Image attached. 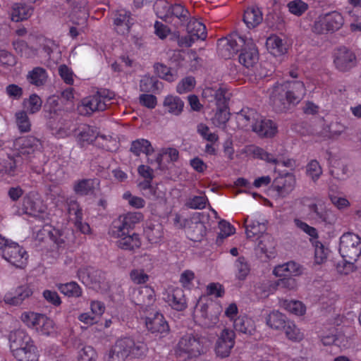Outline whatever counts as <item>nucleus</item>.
<instances>
[{
  "label": "nucleus",
  "mask_w": 361,
  "mask_h": 361,
  "mask_svg": "<svg viewBox=\"0 0 361 361\" xmlns=\"http://www.w3.org/2000/svg\"><path fill=\"white\" fill-rule=\"evenodd\" d=\"M13 356L18 361H38L39 353L30 336L23 329L11 331L8 337Z\"/></svg>",
  "instance_id": "7ed1b4c3"
},
{
  "label": "nucleus",
  "mask_w": 361,
  "mask_h": 361,
  "mask_svg": "<svg viewBox=\"0 0 361 361\" xmlns=\"http://www.w3.org/2000/svg\"><path fill=\"white\" fill-rule=\"evenodd\" d=\"M252 130L261 137H271L276 133V126L271 120L259 118L253 124Z\"/></svg>",
  "instance_id": "4be33fe9"
},
{
  "label": "nucleus",
  "mask_w": 361,
  "mask_h": 361,
  "mask_svg": "<svg viewBox=\"0 0 361 361\" xmlns=\"http://www.w3.org/2000/svg\"><path fill=\"white\" fill-rule=\"evenodd\" d=\"M48 78L47 71L42 67H35L27 75V81L37 87L44 85Z\"/></svg>",
  "instance_id": "c85d7f7f"
},
{
  "label": "nucleus",
  "mask_w": 361,
  "mask_h": 361,
  "mask_svg": "<svg viewBox=\"0 0 361 361\" xmlns=\"http://www.w3.org/2000/svg\"><path fill=\"white\" fill-rule=\"evenodd\" d=\"M306 94L302 82L294 80L274 85L269 95L270 104L277 113L292 110Z\"/></svg>",
  "instance_id": "f257e3e1"
},
{
  "label": "nucleus",
  "mask_w": 361,
  "mask_h": 361,
  "mask_svg": "<svg viewBox=\"0 0 361 361\" xmlns=\"http://www.w3.org/2000/svg\"><path fill=\"white\" fill-rule=\"evenodd\" d=\"M235 337L234 331L227 328L224 329L215 343L216 355L221 358L228 357L235 345Z\"/></svg>",
  "instance_id": "f8f14e48"
},
{
  "label": "nucleus",
  "mask_w": 361,
  "mask_h": 361,
  "mask_svg": "<svg viewBox=\"0 0 361 361\" xmlns=\"http://www.w3.org/2000/svg\"><path fill=\"white\" fill-rule=\"evenodd\" d=\"M154 68L157 75L160 78L169 82L174 81L176 78V75L171 73V68L166 65L157 63L154 65Z\"/></svg>",
  "instance_id": "09e8293b"
},
{
  "label": "nucleus",
  "mask_w": 361,
  "mask_h": 361,
  "mask_svg": "<svg viewBox=\"0 0 361 361\" xmlns=\"http://www.w3.org/2000/svg\"><path fill=\"white\" fill-rule=\"evenodd\" d=\"M13 46L15 50L20 54L21 56L29 58L34 54V51L28 47L27 44L24 40L17 39L13 41Z\"/></svg>",
  "instance_id": "6e6d98bb"
},
{
  "label": "nucleus",
  "mask_w": 361,
  "mask_h": 361,
  "mask_svg": "<svg viewBox=\"0 0 361 361\" xmlns=\"http://www.w3.org/2000/svg\"><path fill=\"white\" fill-rule=\"evenodd\" d=\"M94 180L82 179L76 182L73 190L78 195L85 196L94 192Z\"/></svg>",
  "instance_id": "ea45409f"
},
{
  "label": "nucleus",
  "mask_w": 361,
  "mask_h": 361,
  "mask_svg": "<svg viewBox=\"0 0 361 361\" xmlns=\"http://www.w3.org/2000/svg\"><path fill=\"white\" fill-rule=\"evenodd\" d=\"M187 31L195 40L207 37L205 25L196 19H191L187 24Z\"/></svg>",
  "instance_id": "7c9ffc66"
},
{
  "label": "nucleus",
  "mask_w": 361,
  "mask_h": 361,
  "mask_svg": "<svg viewBox=\"0 0 361 361\" xmlns=\"http://www.w3.org/2000/svg\"><path fill=\"white\" fill-rule=\"evenodd\" d=\"M130 151L135 156H139L141 153L149 155L154 152V149L147 140L138 139L132 142Z\"/></svg>",
  "instance_id": "4c0bfd02"
},
{
  "label": "nucleus",
  "mask_w": 361,
  "mask_h": 361,
  "mask_svg": "<svg viewBox=\"0 0 361 361\" xmlns=\"http://www.w3.org/2000/svg\"><path fill=\"white\" fill-rule=\"evenodd\" d=\"M295 178L292 173H287L274 180L271 188L276 192V195L281 197L288 195L294 189Z\"/></svg>",
  "instance_id": "f3484780"
},
{
  "label": "nucleus",
  "mask_w": 361,
  "mask_h": 361,
  "mask_svg": "<svg viewBox=\"0 0 361 361\" xmlns=\"http://www.w3.org/2000/svg\"><path fill=\"white\" fill-rule=\"evenodd\" d=\"M33 13V8L20 3H16L11 7V19L19 22L27 19Z\"/></svg>",
  "instance_id": "bb28decb"
},
{
  "label": "nucleus",
  "mask_w": 361,
  "mask_h": 361,
  "mask_svg": "<svg viewBox=\"0 0 361 361\" xmlns=\"http://www.w3.org/2000/svg\"><path fill=\"white\" fill-rule=\"evenodd\" d=\"M195 85V80L193 77L183 78L177 85L176 90L178 93L183 94L190 91Z\"/></svg>",
  "instance_id": "e2e57ef3"
},
{
  "label": "nucleus",
  "mask_w": 361,
  "mask_h": 361,
  "mask_svg": "<svg viewBox=\"0 0 361 361\" xmlns=\"http://www.w3.org/2000/svg\"><path fill=\"white\" fill-rule=\"evenodd\" d=\"M226 90L219 87L216 89L213 102H215L217 108H226L228 106V98L226 96Z\"/></svg>",
  "instance_id": "680f3d73"
},
{
  "label": "nucleus",
  "mask_w": 361,
  "mask_h": 361,
  "mask_svg": "<svg viewBox=\"0 0 361 361\" xmlns=\"http://www.w3.org/2000/svg\"><path fill=\"white\" fill-rule=\"evenodd\" d=\"M245 43L243 47L240 49V54L238 56L239 62L249 68L253 67L259 60L257 49L250 38H245Z\"/></svg>",
  "instance_id": "2eb2a0df"
},
{
  "label": "nucleus",
  "mask_w": 361,
  "mask_h": 361,
  "mask_svg": "<svg viewBox=\"0 0 361 361\" xmlns=\"http://www.w3.org/2000/svg\"><path fill=\"white\" fill-rule=\"evenodd\" d=\"M97 353L90 345L83 346L78 353V361H96Z\"/></svg>",
  "instance_id": "8fccbe9b"
},
{
  "label": "nucleus",
  "mask_w": 361,
  "mask_h": 361,
  "mask_svg": "<svg viewBox=\"0 0 361 361\" xmlns=\"http://www.w3.org/2000/svg\"><path fill=\"white\" fill-rule=\"evenodd\" d=\"M137 317L145 324L146 329L152 334H164L169 331V326L164 316L155 307L138 310Z\"/></svg>",
  "instance_id": "20e7f679"
},
{
  "label": "nucleus",
  "mask_w": 361,
  "mask_h": 361,
  "mask_svg": "<svg viewBox=\"0 0 361 361\" xmlns=\"http://www.w3.org/2000/svg\"><path fill=\"white\" fill-rule=\"evenodd\" d=\"M22 210L26 214L37 216L45 212L46 207L38 194L30 191L23 197Z\"/></svg>",
  "instance_id": "4468645a"
},
{
  "label": "nucleus",
  "mask_w": 361,
  "mask_h": 361,
  "mask_svg": "<svg viewBox=\"0 0 361 361\" xmlns=\"http://www.w3.org/2000/svg\"><path fill=\"white\" fill-rule=\"evenodd\" d=\"M75 136L78 145L83 148L98 139V133L94 127L82 124L75 129Z\"/></svg>",
  "instance_id": "a211bd4d"
},
{
  "label": "nucleus",
  "mask_w": 361,
  "mask_h": 361,
  "mask_svg": "<svg viewBox=\"0 0 361 361\" xmlns=\"http://www.w3.org/2000/svg\"><path fill=\"white\" fill-rule=\"evenodd\" d=\"M24 104L30 114H35L40 110L42 102L38 95L32 94Z\"/></svg>",
  "instance_id": "5fc2aeb1"
},
{
  "label": "nucleus",
  "mask_w": 361,
  "mask_h": 361,
  "mask_svg": "<svg viewBox=\"0 0 361 361\" xmlns=\"http://www.w3.org/2000/svg\"><path fill=\"white\" fill-rule=\"evenodd\" d=\"M15 116L18 130L21 133L29 132L31 129V123L27 113L24 111H18Z\"/></svg>",
  "instance_id": "49530a36"
},
{
  "label": "nucleus",
  "mask_w": 361,
  "mask_h": 361,
  "mask_svg": "<svg viewBox=\"0 0 361 361\" xmlns=\"http://www.w3.org/2000/svg\"><path fill=\"white\" fill-rule=\"evenodd\" d=\"M120 216L129 230L133 229L134 226L139 223L143 217L140 212H129L126 215Z\"/></svg>",
  "instance_id": "4d7b16f0"
},
{
  "label": "nucleus",
  "mask_w": 361,
  "mask_h": 361,
  "mask_svg": "<svg viewBox=\"0 0 361 361\" xmlns=\"http://www.w3.org/2000/svg\"><path fill=\"white\" fill-rule=\"evenodd\" d=\"M170 13L171 18L174 16L182 23L186 22L190 17L189 11L180 4H174L171 6Z\"/></svg>",
  "instance_id": "864d4df0"
},
{
  "label": "nucleus",
  "mask_w": 361,
  "mask_h": 361,
  "mask_svg": "<svg viewBox=\"0 0 361 361\" xmlns=\"http://www.w3.org/2000/svg\"><path fill=\"white\" fill-rule=\"evenodd\" d=\"M266 47L268 51L274 56H283L288 50L283 39L275 35H271L267 39Z\"/></svg>",
  "instance_id": "393cba45"
},
{
  "label": "nucleus",
  "mask_w": 361,
  "mask_h": 361,
  "mask_svg": "<svg viewBox=\"0 0 361 361\" xmlns=\"http://www.w3.org/2000/svg\"><path fill=\"white\" fill-rule=\"evenodd\" d=\"M309 210L314 213L318 219L326 224H332L335 222V216L331 211L325 209L322 204H311L309 205Z\"/></svg>",
  "instance_id": "72a5a7b5"
},
{
  "label": "nucleus",
  "mask_w": 361,
  "mask_h": 361,
  "mask_svg": "<svg viewBox=\"0 0 361 361\" xmlns=\"http://www.w3.org/2000/svg\"><path fill=\"white\" fill-rule=\"evenodd\" d=\"M21 319L26 326L35 329L39 334L54 336L56 333L54 322L44 314L33 312H24Z\"/></svg>",
  "instance_id": "39448f33"
},
{
  "label": "nucleus",
  "mask_w": 361,
  "mask_h": 361,
  "mask_svg": "<svg viewBox=\"0 0 361 361\" xmlns=\"http://www.w3.org/2000/svg\"><path fill=\"white\" fill-rule=\"evenodd\" d=\"M167 302L169 305L174 310L178 311L183 310L186 307V300L181 289L173 290L168 295Z\"/></svg>",
  "instance_id": "473e14b6"
},
{
  "label": "nucleus",
  "mask_w": 361,
  "mask_h": 361,
  "mask_svg": "<svg viewBox=\"0 0 361 361\" xmlns=\"http://www.w3.org/2000/svg\"><path fill=\"white\" fill-rule=\"evenodd\" d=\"M287 7L290 13L297 16H302L308 9L307 4L302 0L290 1L287 4Z\"/></svg>",
  "instance_id": "603ef678"
},
{
  "label": "nucleus",
  "mask_w": 361,
  "mask_h": 361,
  "mask_svg": "<svg viewBox=\"0 0 361 361\" xmlns=\"http://www.w3.org/2000/svg\"><path fill=\"white\" fill-rule=\"evenodd\" d=\"M58 104V99L55 97H49L44 105L43 114H46L47 116H51V114L57 113L59 111Z\"/></svg>",
  "instance_id": "69168bd1"
},
{
  "label": "nucleus",
  "mask_w": 361,
  "mask_h": 361,
  "mask_svg": "<svg viewBox=\"0 0 361 361\" xmlns=\"http://www.w3.org/2000/svg\"><path fill=\"white\" fill-rule=\"evenodd\" d=\"M188 238L195 242L202 240L206 234V227L202 221H190L186 229Z\"/></svg>",
  "instance_id": "c756f323"
},
{
  "label": "nucleus",
  "mask_w": 361,
  "mask_h": 361,
  "mask_svg": "<svg viewBox=\"0 0 361 361\" xmlns=\"http://www.w3.org/2000/svg\"><path fill=\"white\" fill-rule=\"evenodd\" d=\"M163 105L167 108L169 113L178 116L183 110L184 102L177 96L168 95L165 97Z\"/></svg>",
  "instance_id": "f704fd0d"
},
{
  "label": "nucleus",
  "mask_w": 361,
  "mask_h": 361,
  "mask_svg": "<svg viewBox=\"0 0 361 361\" xmlns=\"http://www.w3.org/2000/svg\"><path fill=\"white\" fill-rule=\"evenodd\" d=\"M266 228L264 224H260L258 221L252 222L245 226V233L247 237L250 238L254 236H257V239L263 237L262 233L264 232Z\"/></svg>",
  "instance_id": "de8ad7c7"
},
{
  "label": "nucleus",
  "mask_w": 361,
  "mask_h": 361,
  "mask_svg": "<svg viewBox=\"0 0 361 361\" xmlns=\"http://www.w3.org/2000/svg\"><path fill=\"white\" fill-rule=\"evenodd\" d=\"M20 145L23 154L35 153L33 157H30V166L35 171L40 173L42 170V164L36 161V159L43 157L42 153L39 150L41 145L39 140L33 136L23 137L20 139Z\"/></svg>",
  "instance_id": "9b49d317"
},
{
  "label": "nucleus",
  "mask_w": 361,
  "mask_h": 361,
  "mask_svg": "<svg viewBox=\"0 0 361 361\" xmlns=\"http://www.w3.org/2000/svg\"><path fill=\"white\" fill-rule=\"evenodd\" d=\"M110 233L118 238L116 243L119 248H139L141 245L139 235L135 233H130L121 216L113 221Z\"/></svg>",
  "instance_id": "423d86ee"
},
{
  "label": "nucleus",
  "mask_w": 361,
  "mask_h": 361,
  "mask_svg": "<svg viewBox=\"0 0 361 361\" xmlns=\"http://www.w3.org/2000/svg\"><path fill=\"white\" fill-rule=\"evenodd\" d=\"M105 90L103 92H98V94L93 95L83 101V105L87 108L91 113L96 111H104L106 109V104L105 99L109 101L113 98V93L104 94Z\"/></svg>",
  "instance_id": "412c9836"
},
{
  "label": "nucleus",
  "mask_w": 361,
  "mask_h": 361,
  "mask_svg": "<svg viewBox=\"0 0 361 361\" xmlns=\"http://www.w3.org/2000/svg\"><path fill=\"white\" fill-rule=\"evenodd\" d=\"M302 272V267L293 261L276 266L273 270V274L276 276H298Z\"/></svg>",
  "instance_id": "5701e85b"
},
{
  "label": "nucleus",
  "mask_w": 361,
  "mask_h": 361,
  "mask_svg": "<svg viewBox=\"0 0 361 361\" xmlns=\"http://www.w3.org/2000/svg\"><path fill=\"white\" fill-rule=\"evenodd\" d=\"M147 344L132 337H123L116 340L105 355V361H126L145 357L147 353Z\"/></svg>",
  "instance_id": "f03ea898"
},
{
  "label": "nucleus",
  "mask_w": 361,
  "mask_h": 361,
  "mask_svg": "<svg viewBox=\"0 0 361 361\" xmlns=\"http://www.w3.org/2000/svg\"><path fill=\"white\" fill-rule=\"evenodd\" d=\"M307 173L314 182H316L322 173V168L317 160H312L307 166Z\"/></svg>",
  "instance_id": "bf43d9fd"
},
{
  "label": "nucleus",
  "mask_w": 361,
  "mask_h": 361,
  "mask_svg": "<svg viewBox=\"0 0 361 361\" xmlns=\"http://www.w3.org/2000/svg\"><path fill=\"white\" fill-rule=\"evenodd\" d=\"M208 199L206 196H194L185 203L186 207L193 209H202L205 208Z\"/></svg>",
  "instance_id": "13d9d810"
},
{
  "label": "nucleus",
  "mask_w": 361,
  "mask_h": 361,
  "mask_svg": "<svg viewBox=\"0 0 361 361\" xmlns=\"http://www.w3.org/2000/svg\"><path fill=\"white\" fill-rule=\"evenodd\" d=\"M243 21L249 28L255 27L262 21V13L257 7L248 8L244 13Z\"/></svg>",
  "instance_id": "2f4dec72"
},
{
  "label": "nucleus",
  "mask_w": 361,
  "mask_h": 361,
  "mask_svg": "<svg viewBox=\"0 0 361 361\" xmlns=\"http://www.w3.org/2000/svg\"><path fill=\"white\" fill-rule=\"evenodd\" d=\"M286 317L278 310L271 312L266 318L267 324L273 329H285Z\"/></svg>",
  "instance_id": "c9c22d12"
},
{
  "label": "nucleus",
  "mask_w": 361,
  "mask_h": 361,
  "mask_svg": "<svg viewBox=\"0 0 361 361\" xmlns=\"http://www.w3.org/2000/svg\"><path fill=\"white\" fill-rule=\"evenodd\" d=\"M334 63L338 71L345 73L357 66V60L353 50L342 46L334 51Z\"/></svg>",
  "instance_id": "9d476101"
},
{
  "label": "nucleus",
  "mask_w": 361,
  "mask_h": 361,
  "mask_svg": "<svg viewBox=\"0 0 361 361\" xmlns=\"http://www.w3.org/2000/svg\"><path fill=\"white\" fill-rule=\"evenodd\" d=\"M236 268V278L240 281H244L250 273V269L244 257H240L235 264Z\"/></svg>",
  "instance_id": "a18cd8bd"
},
{
  "label": "nucleus",
  "mask_w": 361,
  "mask_h": 361,
  "mask_svg": "<svg viewBox=\"0 0 361 361\" xmlns=\"http://www.w3.org/2000/svg\"><path fill=\"white\" fill-rule=\"evenodd\" d=\"M361 244V238L356 234L348 232L340 238V248H355Z\"/></svg>",
  "instance_id": "79ce46f5"
},
{
  "label": "nucleus",
  "mask_w": 361,
  "mask_h": 361,
  "mask_svg": "<svg viewBox=\"0 0 361 361\" xmlns=\"http://www.w3.org/2000/svg\"><path fill=\"white\" fill-rule=\"evenodd\" d=\"M204 353L202 339L197 336L186 334L180 338L176 348V353L178 357L192 358Z\"/></svg>",
  "instance_id": "0eeeda50"
},
{
  "label": "nucleus",
  "mask_w": 361,
  "mask_h": 361,
  "mask_svg": "<svg viewBox=\"0 0 361 361\" xmlns=\"http://www.w3.org/2000/svg\"><path fill=\"white\" fill-rule=\"evenodd\" d=\"M282 306L286 310L297 316H302L306 312L305 305L299 300H285Z\"/></svg>",
  "instance_id": "a19ab883"
},
{
  "label": "nucleus",
  "mask_w": 361,
  "mask_h": 361,
  "mask_svg": "<svg viewBox=\"0 0 361 361\" xmlns=\"http://www.w3.org/2000/svg\"><path fill=\"white\" fill-rule=\"evenodd\" d=\"M233 327L240 333L252 335L255 331L254 321L247 316H239L234 320Z\"/></svg>",
  "instance_id": "cd10ccee"
},
{
  "label": "nucleus",
  "mask_w": 361,
  "mask_h": 361,
  "mask_svg": "<svg viewBox=\"0 0 361 361\" xmlns=\"http://www.w3.org/2000/svg\"><path fill=\"white\" fill-rule=\"evenodd\" d=\"M159 84L157 79L145 76L140 82V90L144 92H154L159 89Z\"/></svg>",
  "instance_id": "3c124183"
},
{
  "label": "nucleus",
  "mask_w": 361,
  "mask_h": 361,
  "mask_svg": "<svg viewBox=\"0 0 361 361\" xmlns=\"http://www.w3.org/2000/svg\"><path fill=\"white\" fill-rule=\"evenodd\" d=\"M57 289L68 298H79L82 295V288L75 281L56 284Z\"/></svg>",
  "instance_id": "e433bc0d"
},
{
  "label": "nucleus",
  "mask_w": 361,
  "mask_h": 361,
  "mask_svg": "<svg viewBox=\"0 0 361 361\" xmlns=\"http://www.w3.org/2000/svg\"><path fill=\"white\" fill-rule=\"evenodd\" d=\"M207 293L216 298H221L224 295L225 290L224 286L219 283H210L207 286Z\"/></svg>",
  "instance_id": "338daca9"
},
{
  "label": "nucleus",
  "mask_w": 361,
  "mask_h": 361,
  "mask_svg": "<svg viewBox=\"0 0 361 361\" xmlns=\"http://www.w3.org/2000/svg\"><path fill=\"white\" fill-rule=\"evenodd\" d=\"M287 338L293 342H300L304 338L303 333L292 322H287L284 329Z\"/></svg>",
  "instance_id": "c03bdc74"
},
{
  "label": "nucleus",
  "mask_w": 361,
  "mask_h": 361,
  "mask_svg": "<svg viewBox=\"0 0 361 361\" xmlns=\"http://www.w3.org/2000/svg\"><path fill=\"white\" fill-rule=\"evenodd\" d=\"M171 7L165 0H157L154 5L157 17L166 22L171 18Z\"/></svg>",
  "instance_id": "37998d69"
},
{
  "label": "nucleus",
  "mask_w": 361,
  "mask_h": 361,
  "mask_svg": "<svg viewBox=\"0 0 361 361\" xmlns=\"http://www.w3.org/2000/svg\"><path fill=\"white\" fill-rule=\"evenodd\" d=\"M252 154L255 157L265 160L269 163H277L278 159H276L271 154L267 152L264 149L256 147L252 150Z\"/></svg>",
  "instance_id": "0e129e2a"
},
{
  "label": "nucleus",
  "mask_w": 361,
  "mask_h": 361,
  "mask_svg": "<svg viewBox=\"0 0 361 361\" xmlns=\"http://www.w3.org/2000/svg\"><path fill=\"white\" fill-rule=\"evenodd\" d=\"M343 261L338 263L337 271L341 274L347 275L354 269V264L361 255V250H338Z\"/></svg>",
  "instance_id": "dca6fc26"
},
{
  "label": "nucleus",
  "mask_w": 361,
  "mask_h": 361,
  "mask_svg": "<svg viewBox=\"0 0 361 361\" xmlns=\"http://www.w3.org/2000/svg\"><path fill=\"white\" fill-rule=\"evenodd\" d=\"M130 278L135 284H144L149 280V275L143 269H134L130 272Z\"/></svg>",
  "instance_id": "052dcab7"
},
{
  "label": "nucleus",
  "mask_w": 361,
  "mask_h": 361,
  "mask_svg": "<svg viewBox=\"0 0 361 361\" xmlns=\"http://www.w3.org/2000/svg\"><path fill=\"white\" fill-rule=\"evenodd\" d=\"M32 294V289L28 286H20L15 290V294L11 296V294L7 293L5 295V301L11 305H18L26 298H29Z\"/></svg>",
  "instance_id": "a878e982"
},
{
  "label": "nucleus",
  "mask_w": 361,
  "mask_h": 361,
  "mask_svg": "<svg viewBox=\"0 0 361 361\" xmlns=\"http://www.w3.org/2000/svg\"><path fill=\"white\" fill-rule=\"evenodd\" d=\"M134 22L135 20L132 18L130 12L126 10H118L115 13L114 23L118 33L122 35L128 33Z\"/></svg>",
  "instance_id": "aec40b11"
},
{
  "label": "nucleus",
  "mask_w": 361,
  "mask_h": 361,
  "mask_svg": "<svg viewBox=\"0 0 361 361\" xmlns=\"http://www.w3.org/2000/svg\"><path fill=\"white\" fill-rule=\"evenodd\" d=\"M133 300L138 306V310L155 307L154 303L156 300L154 290L149 286H140L133 292Z\"/></svg>",
  "instance_id": "ddd939ff"
},
{
  "label": "nucleus",
  "mask_w": 361,
  "mask_h": 361,
  "mask_svg": "<svg viewBox=\"0 0 361 361\" xmlns=\"http://www.w3.org/2000/svg\"><path fill=\"white\" fill-rule=\"evenodd\" d=\"M259 116L255 109H243L237 114V122L238 125L243 128H247L248 127L252 128L253 130V124L257 122Z\"/></svg>",
  "instance_id": "b1692460"
},
{
  "label": "nucleus",
  "mask_w": 361,
  "mask_h": 361,
  "mask_svg": "<svg viewBox=\"0 0 361 361\" xmlns=\"http://www.w3.org/2000/svg\"><path fill=\"white\" fill-rule=\"evenodd\" d=\"M18 162V159L11 157L0 159V177H3L4 175L15 176Z\"/></svg>",
  "instance_id": "58836bf2"
},
{
  "label": "nucleus",
  "mask_w": 361,
  "mask_h": 361,
  "mask_svg": "<svg viewBox=\"0 0 361 361\" xmlns=\"http://www.w3.org/2000/svg\"><path fill=\"white\" fill-rule=\"evenodd\" d=\"M344 19L338 11L320 15L314 23V31L321 34L324 31L334 32L342 27Z\"/></svg>",
  "instance_id": "6e6552de"
},
{
  "label": "nucleus",
  "mask_w": 361,
  "mask_h": 361,
  "mask_svg": "<svg viewBox=\"0 0 361 361\" xmlns=\"http://www.w3.org/2000/svg\"><path fill=\"white\" fill-rule=\"evenodd\" d=\"M245 38L237 32H233L228 37L219 39L218 41L219 55L225 59L232 58L240 51V49L243 47Z\"/></svg>",
  "instance_id": "1a4fd4ad"
},
{
  "label": "nucleus",
  "mask_w": 361,
  "mask_h": 361,
  "mask_svg": "<svg viewBox=\"0 0 361 361\" xmlns=\"http://www.w3.org/2000/svg\"><path fill=\"white\" fill-rule=\"evenodd\" d=\"M3 258L17 268H24L27 262L26 250H0Z\"/></svg>",
  "instance_id": "6ab92c4d"
},
{
  "label": "nucleus",
  "mask_w": 361,
  "mask_h": 361,
  "mask_svg": "<svg viewBox=\"0 0 361 361\" xmlns=\"http://www.w3.org/2000/svg\"><path fill=\"white\" fill-rule=\"evenodd\" d=\"M59 74L62 80L68 85L73 83V73L66 65L62 64L59 67Z\"/></svg>",
  "instance_id": "774afa93"
}]
</instances>
